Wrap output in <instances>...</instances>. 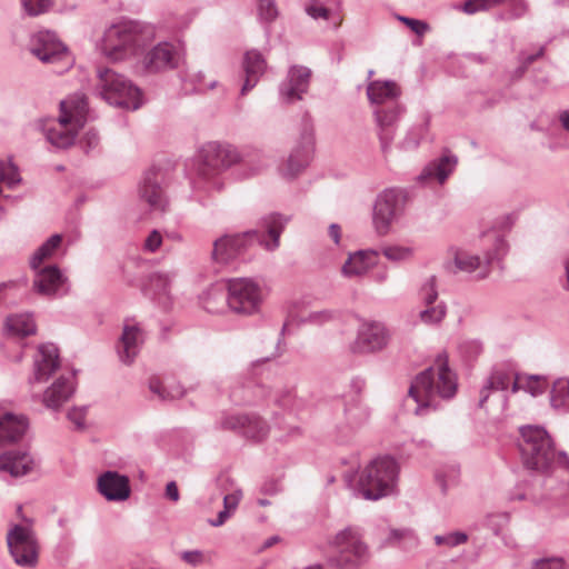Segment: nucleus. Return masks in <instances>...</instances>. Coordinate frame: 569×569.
Wrapping results in <instances>:
<instances>
[{
	"instance_id": "obj_48",
	"label": "nucleus",
	"mask_w": 569,
	"mask_h": 569,
	"mask_svg": "<svg viewBox=\"0 0 569 569\" xmlns=\"http://www.w3.org/2000/svg\"><path fill=\"white\" fill-rule=\"evenodd\" d=\"M446 306L443 303L428 306L425 310L420 311L419 318L426 325H438L446 317Z\"/></svg>"
},
{
	"instance_id": "obj_43",
	"label": "nucleus",
	"mask_w": 569,
	"mask_h": 569,
	"mask_svg": "<svg viewBox=\"0 0 569 569\" xmlns=\"http://www.w3.org/2000/svg\"><path fill=\"white\" fill-rule=\"evenodd\" d=\"M241 498L242 491L239 489L226 495L223 498V510L218 513V517L214 520L210 521V525L212 527L222 526L237 509Z\"/></svg>"
},
{
	"instance_id": "obj_37",
	"label": "nucleus",
	"mask_w": 569,
	"mask_h": 569,
	"mask_svg": "<svg viewBox=\"0 0 569 569\" xmlns=\"http://www.w3.org/2000/svg\"><path fill=\"white\" fill-rule=\"evenodd\" d=\"M515 378L510 372L493 370L480 390L479 407H483L489 398L490 391H503L512 385Z\"/></svg>"
},
{
	"instance_id": "obj_23",
	"label": "nucleus",
	"mask_w": 569,
	"mask_h": 569,
	"mask_svg": "<svg viewBox=\"0 0 569 569\" xmlns=\"http://www.w3.org/2000/svg\"><path fill=\"white\" fill-rule=\"evenodd\" d=\"M74 388L72 373L60 375L42 393L32 392L31 398L40 400L50 410H59L71 398Z\"/></svg>"
},
{
	"instance_id": "obj_46",
	"label": "nucleus",
	"mask_w": 569,
	"mask_h": 569,
	"mask_svg": "<svg viewBox=\"0 0 569 569\" xmlns=\"http://www.w3.org/2000/svg\"><path fill=\"white\" fill-rule=\"evenodd\" d=\"M382 254L392 262L408 261L413 257L415 250L407 246H387L381 250Z\"/></svg>"
},
{
	"instance_id": "obj_28",
	"label": "nucleus",
	"mask_w": 569,
	"mask_h": 569,
	"mask_svg": "<svg viewBox=\"0 0 569 569\" xmlns=\"http://www.w3.org/2000/svg\"><path fill=\"white\" fill-rule=\"evenodd\" d=\"M458 163L456 156L445 153L441 157L430 161L418 176V181L423 184L437 182L443 184L449 176L455 171Z\"/></svg>"
},
{
	"instance_id": "obj_14",
	"label": "nucleus",
	"mask_w": 569,
	"mask_h": 569,
	"mask_svg": "<svg viewBox=\"0 0 569 569\" xmlns=\"http://www.w3.org/2000/svg\"><path fill=\"white\" fill-rule=\"evenodd\" d=\"M315 152V129L309 118H303L299 139L287 160L279 167V173L286 179L297 178L310 163Z\"/></svg>"
},
{
	"instance_id": "obj_58",
	"label": "nucleus",
	"mask_w": 569,
	"mask_h": 569,
	"mask_svg": "<svg viewBox=\"0 0 569 569\" xmlns=\"http://www.w3.org/2000/svg\"><path fill=\"white\" fill-rule=\"evenodd\" d=\"M337 313L329 309H323L319 311H312L310 312L307 318L303 320L305 322L321 326L327 322L332 321L336 319Z\"/></svg>"
},
{
	"instance_id": "obj_21",
	"label": "nucleus",
	"mask_w": 569,
	"mask_h": 569,
	"mask_svg": "<svg viewBox=\"0 0 569 569\" xmlns=\"http://www.w3.org/2000/svg\"><path fill=\"white\" fill-rule=\"evenodd\" d=\"M144 342V332L141 326L133 319L123 322L122 332L116 345L117 355L124 365H131L138 356Z\"/></svg>"
},
{
	"instance_id": "obj_54",
	"label": "nucleus",
	"mask_w": 569,
	"mask_h": 569,
	"mask_svg": "<svg viewBox=\"0 0 569 569\" xmlns=\"http://www.w3.org/2000/svg\"><path fill=\"white\" fill-rule=\"evenodd\" d=\"M258 14L261 21L271 22L278 17V9L274 0H257Z\"/></svg>"
},
{
	"instance_id": "obj_18",
	"label": "nucleus",
	"mask_w": 569,
	"mask_h": 569,
	"mask_svg": "<svg viewBox=\"0 0 569 569\" xmlns=\"http://www.w3.org/2000/svg\"><path fill=\"white\" fill-rule=\"evenodd\" d=\"M38 467L34 456L26 448L9 449L0 453V476L14 479L29 476Z\"/></svg>"
},
{
	"instance_id": "obj_42",
	"label": "nucleus",
	"mask_w": 569,
	"mask_h": 569,
	"mask_svg": "<svg viewBox=\"0 0 569 569\" xmlns=\"http://www.w3.org/2000/svg\"><path fill=\"white\" fill-rule=\"evenodd\" d=\"M388 541L403 550L415 549L419 545L417 535L408 528L390 530Z\"/></svg>"
},
{
	"instance_id": "obj_60",
	"label": "nucleus",
	"mask_w": 569,
	"mask_h": 569,
	"mask_svg": "<svg viewBox=\"0 0 569 569\" xmlns=\"http://www.w3.org/2000/svg\"><path fill=\"white\" fill-rule=\"evenodd\" d=\"M532 569H565L562 558H546L535 561Z\"/></svg>"
},
{
	"instance_id": "obj_15",
	"label": "nucleus",
	"mask_w": 569,
	"mask_h": 569,
	"mask_svg": "<svg viewBox=\"0 0 569 569\" xmlns=\"http://www.w3.org/2000/svg\"><path fill=\"white\" fill-rule=\"evenodd\" d=\"M30 51L43 63L53 64L56 73H63L73 63L67 47L51 31L37 32L31 39Z\"/></svg>"
},
{
	"instance_id": "obj_59",
	"label": "nucleus",
	"mask_w": 569,
	"mask_h": 569,
	"mask_svg": "<svg viewBox=\"0 0 569 569\" xmlns=\"http://www.w3.org/2000/svg\"><path fill=\"white\" fill-rule=\"evenodd\" d=\"M22 4L30 16H38L51 7L52 0H22Z\"/></svg>"
},
{
	"instance_id": "obj_47",
	"label": "nucleus",
	"mask_w": 569,
	"mask_h": 569,
	"mask_svg": "<svg viewBox=\"0 0 569 569\" xmlns=\"http://www.w3.org/2000/svg\"><path fill=\"white\" fill-rule=\"evenodd\" d=\"M0 182H3L9 189H14L21 182L18 168L6 161H0Z\"/></svg>"
},
{
	"instance_id": "obj_57",
	"label": "nucleus",
	"mask_w": 569,
	"mask_h": 569,
	"mask_svg": "<svg viewBox=\"0 0 569 569\" xmlns=\"http://www.w3.org/2000/svg\"><path fill=\"white\" fill-rule=\"evenodd\" d=\"M397 19L403 24H406L415 34L419 37L425 36L430 30V27L426 21L405 16H397Z\"/></svg>"
},
{
	"instance_id": "obj_9",
	"label": "nucleus",
	"mask_w": 569,
	"mask_h": 569,
	"mask_svg": "<svg viewBox=\"0 0 569 569\" xmlns=\"http://www.w3.org/2000/svg\"><path fill=\"white\" fill-rule=\"evenodd\" d=\"M329 546L333 552L327 557V563L333 569H360L369 561V547L357 528L338 531L329 540Z\"/></svg>"
},
{
	"instance_id": "obj_44",
	"label": "nucleus",
	"mask_w": 569,
	"mask_h": 569,
	"mask_svg": "<svg viewBox=\"0 0 569 569\" xmlns=\"http://www.w3.org/2000/svg\"><path fill=\"white\" fill-rule=\"evenodd\" d=\"M569 399V379L558 378L552 386L550 401L553 408H561Z\"/></svg>"
},
{
	"instance_id": "obj_56",
	"label": "nucleus",
	"mask_w": 569,
	"mask_h": 569,
	"mask_svg": "<svg viewBox=\"0 0 569 569\" xmlns=\"http://www.w3.org/2000/svg\"><path fill=\"white\" fill-rule=\"evenodd\" d=\"M163 240L164 237L161 234V232L154 229L150 231L147 238L144 239L142 249L144 252L154 253L161 248Z\"/></svg>"
},
{
	"instance_id": "obj_40",
	"label": "nucleus",
	"mask_w": 569,
	"mask_h": 569,
	"mask_svg": "<svg viewBox=\"0 0 569 569\" xmlns=\"http://www.w3.org/2000/svg\"><path fill=\"white\" fill-rule=\"evenodd\" d=\"M548 387V382L540 376L517 375L512 382V392L525 390L533 397L542 395Z\"/></svg>"
},
{
	"instance_id": "obj_41",
	"label": "nucleus",
	"mask_w": 569,
	"mask_h": 569,
	"mask_svg": "<svg viewBox=\"0 0 569 569\" xmlns=\"http://www.w3.org/2000/svg\"><path fill=\"white\" fill-rule=\"evenodd\" d=\"M181 81L187 93L206 92L207 90H212L218 86L216 80L207 83L204 81V74L201 71L196 70H187L181 73Z\"/></svg>"
},
{
	"instance_id": "obj_50",
	"label": "nucleus",
	"mask_w": 569,
	"mask_h": 569,
	"mask_svg": "<svg viewBox=\"0 0 569 569\" xmlns=\"http://www.w3.org/2000/svg\"><path fill=\"white\" fill-rule=\"evenodd\" d=\"M180 558L192 567L208 565L212 560V553L202 550H187L180 553Z\"/></svg>"
},
{
	"instance_id": "obj_33",
	"label": "nucleus",
	"mask_w": 569,
	"mask_h": 569,
	"mask_svg": "<svg viewBox=\"0 0 569 569\" xmlns=\"http://www.w3.org/2000/svg\"><path fill=\"white\" fill-rule=\"evenodd\" d=\"M379 252L376 250H359L350 253L341 268V273L347 278L365 276L378 262Z\"/></svg>"
},
{
	"instance_id": "obj_31",
	"label": "nucleus",
	"mask_w": 569,
	"mask_h": 569,
	"mask_svg": "<svg viewBox=\"0 0 569 569\" xmlns=\"http://www.w3.org/2000/svg\"><path fill=\"white\" fill-rule=\"evenodd\" d=\"M400 88L391 80H373L367 86V96L372 106L389 107L399 103Z\"/></svg>"
},
{
	"instance_id": "obj_63",
	"label": "nucleus",
	"mask_w": 569,
	"mask_h": 569,
	"mask_svg": "<svg viewBox=\"0 0 569 569\" xmlns=\"http://www.w3.org/2000/svg\"><path fill=\"white\" fill-rule=\"evenodd\" d=\"M306 12L308 13V16H310L311 18L313 19H323V20H327L329 18V10L321 6V4H317V3H312V4H308L306 6Z\"/></svg>"
},
{
	"instance_id": "obj_53",
	"label": "nucleus",
	"mask_w": 569,
	"mask_h": 569,
	"mask_svg": "<svg viewBox=\"0 0 569 569\" xmlns=\"http://www.w3.org/2000/svg\"><path fill=\"white\" fill-rule=\"evenodd\" d=\"M0 284L8 286V288L3 289V291H2L1 302L2 303L14 302L20 289H22L27 286V280L26 279L9 280V281L0 282Z\"/></svg>"
},
{
	"instance_id": "obj_4",
	"label": "nucleus",
	"mask_w": 569,
	"mask_h": 569,
	"mask_svg": "<svg viewBox=\"0 0 569 569\" xmlns=\"http://www.w3.org/2000/svg\"><path fill=\"white\" fill-rule=\"evenodd\" d=\"M518 448L523 466L541 473L550 472L556 466L569 469V457L565 451L556 452L549 433L538 426L519 429Z\"/></svg>"
},
{
	"instance_id": "obj_64",
	"label": "nucleus",
	"mask_w": 569,
	"mask_h": 569,
	"mask_svg": "<svg viewBox=\"0 0 569 569\" xmlns=\"http://www.w3.org/2000/svg\"><path fill=\"white\" fill-rule=\"evenodd\" d=\"M508 499L510 501H522V500H535V498L530 497L527 490V485L521 483L518 485L513 490H511L508 495Z\"/></svg>"
},
{
	"instance_id": "obj_39",
	"label": "nucleus",
	"mask_w": 569,
	"mask_h": 569,
	"mask_svg": "<svg viewBox=\"0 0 569 569\" xmlns=\"http://www.w3.org/2000/svg\"><path fill=\"white\" fill-rule=\"evenodd\" d=\"M62 243V236L59 233L52 234L47 241H44L31 256L30 267L37 270L41 264L54 257Z\"/></svg>"
},
{
	"instance_id": "obj_11",
	"label": "nucleus",
	"mask_w": 569,
	"mask_h": 569,
	"mask_svg": "<svg viewBox=\"0 0 569 569\" xmlns=\"http://www.w3.org/2000/svg\"><path fill=\"white\" fill-rule=\"evenodd\" d=\"M97 91L111 106L137 110L142 104L141 91L126 77L110 69H99Z\"/></svg>"
},
{
	"instance_id": "obj_34",
	"label": "nucleus",
	"mask_w": 569,
	"mask_h": 569,
	"mask_svg": "<svg viewBox=\"0 0 569 569\" xmlns=\"http://www.w3.org/2000/svg\"><path fill=\"white\" fill-rule=\"evenodd\" d=\"M3 331L11 338H26L37 332V325L32 313H11L4 319Z\"/></svg>"
},
{
	"instance_id": "obj_32",
	"label": "nucleus",
	"mask_w": 569,
	"mask_h": 569,
	"mask_svg": "<svg viewBox=\"0 0 569 569\" xmlns=\"http://www.w3.org/2000/svg\"><path fill=\"white\" fill-rule=\"evenodd\" d=\"M29 427L28 418L23 415L7 412L0 417V448L20 441Z\"/></svg>"
},
{
	"instance_id": "obj_61",
	"label": "nucleus",
	"mask_w": 569,
	"mask_h": 569,
	"mask_svg": "<svg viewBox=\"0 0 569 569\" xmlns=\"http://www.w3.org/2000/svg\"><path fill=\"white\" fill-rule=\"evenodd\" d=\"M99 141V134L94 130H89L80 140V144L82 149L88 153L97 149Z\"/></svg>"
},
{
	"instance_id": "obj_1",
	"label": "nucleus",
	"mask_w": 569,
	"mask_h": 569,
	"mask_svg": "<svg viewBox=\"0 0 569 569\" xmlns=\"http://www.w3.org/2000/svg\"><path fill=\"white\" fill-rule=\"evenodd\" d=\"M458 389L457 376L448 367L446 355H439L435 365L420 372L409 388V397L416 402V415H426L439 406V400H449Z\"/></svg>"
},
{
	"instance_id": "obj_8",
	"label": "nucleus",
	"mask_w": 569,
	"mask_h": 569,
	"mask_svg": "<svg viewBox=\"0 0 569 569\" xmlns=\"http://www.w3.org/2000/svg\"><path fill=\"white\" fill-rule=\"evenodd\" d=\"M507 252L506 240L496 231L483 234V260L478 254L458 247H451L448 250V254L458 270L467 273L476 272L478 279L487 278L492 263L500 261Z\"/></svg>"
},
{
	"instance_id": "obj_2",
	"label": "nucleus",
	"mask_w": 569,
	"mask_h": 569,
	"mask_svg": "<svg viewBox=\"0 0 569 569\" xmlns=\"http://www.w3.org/2000/svg\"><path fill=\"white\" fill-rule=\"evenodd\" d=\"M290 217L271 212L260 219L259 226L266 231V240L259 230H249L236 234H226L213 242L212 258L218 263H228L233 260L254 241H259L268 251H274L280 246V236Z\"/></svg>"
},
{
	"instance_id": "obj_5",
	"label": "nucleus",
	"mask_w": 569,
	"mask_h": 569,
	"mask_svg": "<svg viewBox=\"0 0 569 569\" xmlns=\"http://www.w3.org/2000/svg\"><path fill=\"white\" fill-rule=\"evenodd\" d=\"M156 37L154 27L137 21H121L110 26L103 34L101 50L112 60L136 56Z\"/></svg>"
},
{
	"instance_id": "obj_55",
	"label": "nucleus",
	"mask_w": 569,
	"mask_h": 569,
	"mask_svg": "<svg viewBox=\"0 0 569 569\" xmlns=\"http://www.w3.org/2000/svg\"><path fill=\"white\" fill-rule=\"evenodd\" d=\"M468 536L461 531H455L447 535H437L435 542L438 546L446 545L448 547H456L467 542Z\"/></svg>"
},
{
	"instance_id": "obj_51",
	"label": "nucleus",
	"mask_w": 569,
	"mask_h": 569,
	"mask_svg": "<svg viewBox=\"0 0 569 569\" xmlns=\"http://www.w3.org/2000/svg\"><path fill=\"white\" fill-rule=\"evenodd\" d=\"M420 297L427 306H431L436 302L438 298L436 276H430L426 279L420 289Z\"/></svg>"
},
{
	"instance_id": "obj_24",
	"label": "nucleus",
	"mask_w": 569,
	"mask_h": 569,
	"mask_svg": "<svg viewBox=\"0 0 569 569\" xmlns=\"http://www.w3.org/2000/svg\"><path fill=\"white\" fill-rule=\"evenodd\" d=\"M161 180L160 170L151 168L144 172L139 186L140 200L147 203L151 211L164 212L168 207Z\"/></svg>"
},
{
	"instance_id": "obj_6",
	"label": "nucleus",
	"mask_w": 569,
	"mask_h": 569,
	"mask_svg": "<svg viewBox=\"0 0 569 569\" xmlns=\"http://www.w3.org/2000/svg\"><path fill=\"white\" fill-rule=\"evenodd\" d=\"M238 161L239 153L231 146L218 142L203 144L196 160L193 188L204 191L220 190L223 186L221 173Z\"/></svg>"
},
{
	"instance_id": "obj_25",
	"label": "nucleus",
	"mask_w": 569,
	"mask_h": 569,
	"mask_svg": "<svg viewBox=\"0 0 569 569\" xmlns=\"http://www.w3.org/2000/svg\"><path fill=\"white\" fill-rule=\"evenodd\" d=\"M311 70L303 66H292L286 79L280 83L279 94L284 103H293L302 99L308 91Z\"/></svg>"
},
{
	"instance_id": "obj_62",
	"label": "nucleus",
	"mask_w": 569,
	"mask_h": 569,
	"mask_svg": "<svg viewBox=\"0 0 569 569\" xmlns=\"http://www.w3.org/2000/svg\"><path fill=\"white\" fill-rule=\"evenodd\" d=\"M68 419L77 429H83L86 426V410L82 408H73L69 410Z\"/></svg>"
},
{
	"instance_id": "obj_29",
	"label": "nucleus",
	"mask_w": 569,
	"mask_h": 569,
	"mask_svg": "<svg viewBox=\"0 0 569 569\" xmlns=\"http://www.w3.org/2000/svg\"><path fill=\"white\" fill-rule=\"evenodd\" d=\"M174 272L158 271L149 276L144 295L167 308L171 302V287Z\"/></svg>"
},
{
	"instance_id": "obj_19",
	"label": "nucleus",
	"mask_w": 569,
	"mask_h": 569,
	"mask_svg": "<svg viewBox=\"0 0 569 569\" xmlns=\"http://www.w3.org/2000/svg\"><path fill=\"white\" fill-rule=\"evenodd\" d=\"M403 111L405 109L400 103H393L389 107H376L373 110L378 138L385 154L391 149L398 121Z\"/></svg>"
},
{
	"instance_id": "obj_20",
	"label": "nucleus",
	"mask_w": 569,
	"mask_h": 569,
	"mask_svg": "<svg viewBox=\"0 0 569 569\" xmlns=\"http://www.w3.org/2000/svg\"><path fill=\"white\" fill-rule=\"evenodd\" d=\"M223 430H232L241 433L248 439L256 441L263 440L269 431L267 423L253 415H223L219 420Z\"/></svg>"
},
{
	"instance_id": "obj_12",
	"label": "nucleus",
	"mask_w": 569,
	"mask_h": 569,
	"mask_svg": "<svg viewBox=\"0 0 569 569\" xmlns=\"http://www.w3.org/2000/svg\"><path fill=\"white\" fill-rule=\"evenodd\" d=\"M7 545L14 562L20 567L34 568L38 563L39 545L31 520L12 525L7 533Z\"/></svg>"
},
{
	"instance_id": "obj_27",
	"label": "nucleus",
	"mask_w": 569,
	"mask_h": 569,
	"mask_svg": "<svg viewBox=\"0 0 569 569\" xmlns=\"http://www.w3.org/2000/svg\"><path fill=\"white\" fill-rule=\"evenodd\" d=\"M34 271L33 288L38 293L51 297L68 291V279L57 266H47Z\"/></svg>"
},
{
	"instance_id": "obj_3",
	"label": "nucleus",
	"mask_w": 569,
	"mask_h": 569,
	"mask_svg": "<svg viewBox=\"0 0 569 569\" xmlns=\"http://www.w3.org/2000/svg\"><path fill=\"white\" fill-rule=\"evenodd\" d=\"M89 108L83 93H73L60 101L58 118L39 121L47 141L57 149L71 147L79 131L86 126Z\"/></svg>"
},
{
	"instance_id": "obj_7",
	"label": "nucleus",
	"mask_w": 569,
	"mask_h": 569,
	"mask_svg": "<svg viewBox=\"0 0 569 569\" xmlns=\"http://www.w3.org/2000/svg\"><path fill=\"white\" fill-rule=\"evenodd\" d=\"M399 476L398 462L389 456L371 460L357 479V489L367 500H379L393 493Z\"/></svg>"
},
{
	"instance_id": "obj_35",
	"label": "nucleus",
	"mask_w": 569,
	"mask_h": 569,
	"mask_svg": "<svg viewBox=\"0 0 569 569\" xmlns=\"http://www.w3.org/2000/svg\"><path fill=\"white\" fill-rule=\"evenodd\" d=\"M243 68L246 80L241 88V96L247 94L256 87L260 76H262L266 70V61L259 51L251 50L244 56Z\"/></svg>"
},
{
	"instance_id": "obj_49",
	"label": "nucleus",
	"mask_w": 569,
	"mask_h": 569,
	"mask_svg": "<svg viewBox=\"0 0 569 569\" xmlns=\"http://www.w3.org/2000/svg\"><path fill=\"white\" fill-rule=\"evenodd\" d=\"M243 167L249 169V172L246 177L254 176L261 172L268 166V158L264 153L257 151L252 154H249L242 163Z\"/></svg>"
},
{
	"instance_id": "obj_38",
	"label": "nucleus",
	"mask_w": 569,
	"mask_h": 569,
	"mask_svg": "<svg viewBox=\"0 0 569 569\" xmlns=\"http://www.w3.org/2000/svg\"><path fill=\"white\" fill-rule=\"evenodd\" d=\"M149 389L161 400H173L184 395L182 386L172 378L160 380L157 377H152L149 380Z\"/></svg>"
},
{
	"instance_id": "obj_10",
	"label": "nucleus",
	"mask_w": 569,
	"mask_h": 569,
	"mask_svg": "<svg viewBox=\"0 0 569 569\" xmlns=\"http://www.w3.org/2000/svg\"><path fill=\"white\" fill-rule=\"evenodd\" d=\"M211 298L227 300L232 311L249 316L259 310L262 302V290L260 286L251 279L236 278L228 282L227 297L223 291L218 288H212L208 291L203 300L204 308L213 312L217 311V309L212 306Z\"/></svg>"
},
{
	"instance_id": "obj_36",
	"label": "nucleus",
	"mask_w": 569,
	"mask_h": 569,
	"mask_svg": "<svg viewBox=\"0 0 569 569\" xmlns=\"http://www.w3.org/2000/svg\"><path fill=\"white\" fill-rule=\"evenodd\" d=\"M345 423L346 428L355 433L361 429L370 418L369 408L361 401L359 397H352L345 405Z\"/></svg>"
},
{
	"instance_id": "obj_13",
	"label": "nucleus",
	"mask_w": 569,
	"mask_h": 569,
	"mask_svg": "<svg viewBox=\"0 0 569 569\" xmlns=\"http://www.w3.org/2000/svg\"><path fill=\"white\" fill-rule=\"evenodd\" d=\"M406 206V194L397 188L381 191L373 203L372 223L379 236H387L391 226L402 216Z\"/></svg>"
},
{
	"instance_id": "obj_17",
	"label": "nucleus",
	"mask_w": 569,
	"mask_h": 569,
	"mask_svg": "<svg viewBox=\"0 0 569 569\" xmlns=\"http://www.w3.org/2000/svg\"><path fill=\"white\" fill-rule=\"evenodd\" d=\"M60 368L59 350L53 343H42L33 356L32 372L28 383L33 388L38 383L47 382Z\"/></svg>"
},
{
	"instance_id": "obj_45",
	"label": "nucleus",
	"mask_w": 569,
	"mask_h": 569,
	"mask_svg": "<svg viewBox=\"0 0 569 569\" xmlns=\"http://www.w3.org/2000/svg\"><path fill=\"white\" fill-rule=\"evenodd\" d=\"M428 133V122H422L412 127L405 139L401 141L400 147L405 150L415 149L420 144V141L425 139Z\"/></svg>"
},
{
	"instance_id": "obj_52",
	"label": "nucleus",
	"mask_w": 569,
	"mask_h": 569,
	"mask_svg": "<svg viewBox=\"0 0 569 569\" xmlns=\"http://www.w3.org/2000/svg\"><path fill=\"white\" fill-rule=\"evenodd\" d=\"M483 350L482 343L477 339H467L460 342L459 352L467 360L476 359Z\"/></svg>"
},
{
	"instance_id": "obj_30",
	"label": "nucleus",
	"mask_w": 569,
	"mask_h": 569,
	"mask_svg": "<svg viewBox=\"0 0 569 569\" xmlns=\"http://www.w3.org/2000/svg\"><path fill=\"white\" fill-rule=\"evenodd\" d=\"M505 4L509 6V14L513 19L521 18L528 12V3L525 0H466L460 10L467 14H475Z\"/></svg>"
},
{
	"instance_id": "obj_22",
	"label": "nucleus",
	"mask_w": 569,
	"mask_h": 569,
	"mask_svg": "<svg viewBox=\"0 0 569 569\" xmlns=\"http://www.w3.org/2000/svg\"><path fill=\"white\" fill-rule=\"evenodd\" d=\"M181 54L170 42H159L148 50L142 60V67L147 72L156 73L179 67Z\"/></svg>"
},
{
	"instance_id": "obj_16",
	"label": "nucleus",
	"mask_w": 569,
	"mask_h": 569,
	"mask_svg": "<svg viewBox=\"0 0 569 569\" xmlns=\"http://www.w3.org/2000/svg\"><path fill=\"white\" fill-rule=\"evenodd\" d=\"M391 332L380 321H363L357 330L356 339L350 343V351L357 355L377 353L387 348Z\"/></svg>"
},
{
	"instance_id": "obj_26",
	"label": "nucleus",
	"mask_w": 569,
	"mask_h": 569,
	"mask_svg": "<svg viewBox=\"0 0 569 569\" xmlns=\"http://www.w3.org/2000/svg\"><path fill=\"white\" fill-rule=\"evenodd\" d=\"M98 492L108 501H124L130 497V480L117 471H104L97 479Z\"/></svg>"
}]
</instances>
